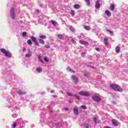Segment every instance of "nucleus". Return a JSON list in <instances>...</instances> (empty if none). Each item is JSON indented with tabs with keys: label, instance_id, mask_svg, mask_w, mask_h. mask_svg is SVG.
I'll list each match as a JSON object with an SVG mask.
<instances>
[{
	"label": "nucleus",
	"instance_id": "nucleus-38",
	"mask_svg": "<svg viewBox=\"0 0 128 128\" xmlns=\"http://www.w3.org/2000/svg\"><path fill=\"white\" fill-rule=\"evenodd\" d=\"M44 60L45 62H48V58H46V56H45V57L44 58Z\"/></svg>",
	"mask_w": 128,
	"mask_h": 128
},
{
	"label": "nucleus",
	"instance_id": "nucleus-44",
	"mask_svg": "<svg viewBox=\"0 0 128 128\" xmlns=\"http://www.w3.org/2000/svg\"><path fill=\"white\" fill-rule=\"evenodd\" d=\"M96 50L97 52H100V50L98 48H96Z\"/></svg>",
	"mask_w": 128,
	"mask_h": 128
},
{
	"label": "nucleus",
	"instance_id": "nucleus-4",
	"mask_svg": "<svg viewBox=\"0 0 128 128\" xmlns=\"http://www.w3.org/2000/svg\"><path fill=\"white\" fill-rule=\"evenodd\" d=\"M71 78L75 84H78V78L76 77V76H74V75H72L71 76Z\"/></svg>",
	"mask_w": 128,
	"mask_h": 128
},
{
	"label": "nucleus",
	"instance_id": "nucleus-34",
	"mask_svg": "<svg viewBox=\"0 0 128 128\" xmlns=\"http://www.w3.org/2000/svg\"><path fill=\"white\" fill-rule=\"evenodd\" d=\"M22 36H26V32H24L22 33Z\"/></svg>",
	"mask_w": 128,
	"mask_h": 128
},
{
	"label": "nucleus",
	"instance_id": "nucleus-39",
	"mask_svg": "<svg viewBox=\"0 0 128 128\" xmlns=\"http://www.w3.org/2000/svg\"><path fill=\"white\" fill-rule=\"evenodd\" d=\"M71 42H72V44H76V42L75 40H74V39H72L71 40Z\"/></svg>",
	"mask_w": 128,
	"mask_h": 128
},
{
	"label": "nucleus",
	"instance_id": "nucleus-16",
	"mask_svg": "<svg viewBox=\"0 0 128 128\" xmlns=\"http://www.w3.org/2000/svg\"><path fill=\"white\" fill-rule=\"evenodd\" d=\"M74 8L75 10H78L80 8V6L78 4H76L74 5Z\"/></svg>",
	"mask_w": 128,
	"mask_h": 128
},
{
	"label": "nucleus",
	"instance_id": "nucleus-24",
	"mask_svg": "<svg viewBox=\"0 0 128 128\" xmlns=\"http://www.w3.org/2000/svg\"><path fill=\"white\" fill-rule=\"evenodd\" d=\"M84 2H86V6H90V0H84Z\"/></svg>",
	"mask_w": 128,
	"mask_h": 128
},
{
	"label": "nucleus",
	"instance_id": "nucleus-49",
	"mask_svg": "<svg viewBox=\"0 0 128 128\" xmlns=\"http://www.w3.org/2000/svg\"><path fill=\"white\" fill-rule=\"evenodd\" d=\"M65 110H68V108H65Z\"/></svg>",
	"mask_w": 128,
	"mask_h": 128
},
{
	"label": "nucleus",
	"instance_id": "nucleus-41",
	"mask_svg": "<svg viewBox=\"0 0 128 128\" xmlns=\"http://www.w3.org/2000/svg\"><path fill=\"white\" fill-rule=\"evenodd\" d=\"M84 128H89L88 124H86L84 125Z\"/></svg>",
	"mask_w": 128,
	"mask_h": 128
},
{
	"label": "nucleus",
	"instance_id": "nucleus-45",
	"mask_svg": "<svg viewBox=\"0 0 128 128\" xmlns=\"http://www.w3.org/2000/svg\"><path fill=\"white\" fill-rule=\"evenodd\" d=\"M52 96V98H58V96L56 95H53Z\"/></svg>",
	"mask_w": 128,
	"mask_h": 128
},
{
	"label": "nucleus",
	"instance_id": "nucleus-35",
	"mask_svg": "<svg viewBox=\"0 0 128 128\" xmlns=\"http://www.w3.org/2000/svg\"><path fill=\"white\" fill-rule=\"evenodd\" d=\"M74 96L76 97V100H80V96H77L76 94H74Z\"/></svg>",
	"mask_w": 128,
	"mask_h": 128
},
{
	"label": "nucleus",
	"instance_id": "nucleus-40",
	"mask_svg": "<svg viewBox=\"0 0 128 128\" xmlns=\"http://www.w3.org/2000/svg\"><path fill=\"white\" fill-rule=\"evenodd\" d=\"M94 122H95V124H96V118L94 117Z\"/></svg>",
	"mask_w": 128,
	"mask_h": 128
},
{
	"label": "nucleus",
	"instance_id": "nucleus-19",
	"mask_svg": "<svg viewBox=\"0 0 128 128\" xmlns=\"http://www.w3.org/2000/svg\"><path fill=\"white\" fill-rule=\"evenodd\" d=\"M84 75L86 78H88L90 76V73L89 72H86L84 74Z\"/></svg>",
	"mask_w": 128,
	"mask_h": 128
},
{
	"label": "nucleus",
	"instance_id": "nucleus-50",
	"mask_svg": "<svg viewBox=\"0 0 128 128\" xmlns=\"http://www.w3.org/2000/svg\"><path fill=\"white\" fill-rule=\"evenodd\" d=\"M91 66H88L87 68H90Z\"/></svg>",
	"mask_w": 128,
	"mask_h": 128
},
{
	"label": "nucleus",
	"instance_id": "nucleus-11",
	"mask_svg": "<svg viewBox=\"0 0 128 128\" xmlns=\"http://www.w3.org/2000/svg\"><path fill=\"white\" fill-rule=\"evenodd\" d=\"M66 70H68V72H72V74H76V71L72 70V68H70V67H68L66 68Z\"/></svg>",
	"mask_w": 128,
	"mask_h": 128
},
{
	"label": "nucleus",
	"instance_id": "nucleus-20",
	"mask_svg": "<svg viewBox=\"0 0 128 128\" xmlns=\"http://www.w3.org/2000/svg\"><path fill=\"white\" fill-rule=\"evenodd\" d=\"M39 38H40V39L41 40H46V36L44 35L40 36Z\"/></svg>",
	"mask_w": 128,
	"mask_h": 128
},
{
	"label": "nucleus",
	"instance_id": "nucleus-6",
	"mask_svg": "<svg viewBox=\"0 0 128 128\" xmlns=\"http://www.w3.org/2000/svg\"><path fill=\"white\" fill-rule=\"evenodd\" d=\"M10 17L12 18V20H14V16H15V15H14V8L13 7H12L10 8Z\"/></svg>",
	"mask_w": 128,
	"mask_h": 128
},
{
	"label": "nucleus",
	"instance_id": "nucleus-51",
	"mask_svg": "<svg viewBox=\"0 0 128 128\" xmlns=\"http://www.w3.org/2000/svg\"><path fill=\"white\" fill-rule=\"evenodd\" d=\"M90 68H94V66H91Z\"/></svg>",
	"mask_w": 128,
	"mask_h": 128
},
{
	"label": "nucleus",
	"instance_id": "nucleus-14",
	"mask_svg": "<svg viewBox=\"0 0 128 128\" xmlns=\"http://www.w3.org/2000/svg\"><path fill=\"white\" fill-rule=\"evenodd\" d=\"M18 94L23 95L26 94V92L20 90L18 92Z\"/></svg>",
	"mask_w": 128,
	"mask_h": 128
},
{
	"label": "nucleus",
	"instance_id": "nucleus-43",
	"mask_svg": "<svg viewBox=\"0 0 128 128\" xmlns=\"http://www.w3.org/2000/svg\"><path fill=\"white\" fill-rule=\"evenodd\" d=\"M45 48H50V46L49 45L45 46Z\"/></svg>",
	"mask_w": 128,
	"mask_h": 128
},
{
	"label": "nucleus",
	"instance_id": "nucleus-23",
	"mask_svg": "<svg viewBox=\"0 0 128 128\" xmlns=\"http://www.w3.org/2000/svg\"><path fill=\"white\" fill-rule=\"evenodd\" d=\"M56 36L58 37V38H59V40H62L64 36H62V34H57Z\"/></svg>",
	"mask_w": 128,
	"mask_h": 128
},
{
	"label": "nucleus",
	"instance_id": "nucleus-47",
	"mask_svg": "<svg viewBox=\"0 0 128 128\" xmlns=\"http://www.w3.org/2000/svg\"><path fill=\"white\" fill-rule=\"evenodd\" d=\"M104 128H111L110 127L108 126H105L104 127Z\"/></svg>",
	"mask_w": 128,
	"mask_h": 128
},
{
	"label": "nucleus",
	"instance_id": "nucleus-5",
	"mask_svg": "<svg viewBox=\"0 0 128 128\" xmlns=\"http://www.w3.org/2000/svg\"><path fill=\"white\" fill-rule=\"evenodd\" d=\"M92 99L94 102H98L101 100L100 98L96 96H92Z\"/></svg>",
	"mask_w": 128,
	"mask_h": 128
},
{
	"label": "nucleus",
	"instance_id": "nucleus-36",
	"mask_svg": "<svg viewBox=\"0 0 128 128\" xmlns=\"http://www.w3.org/2000/svg\"><path fill=\"white\" fill-rule=\"evenodd\" d=\"M81 108L83 110H86L88 108L86 106H82Z\"/></svg>",
	"mask_w": 128,
	"mask_h": 128
},
{
	"label": "nucleus",
	"instance_id": "nucleus-21",
	"mask_svg": "<svg viewBox=\"0 0 128 128\" xmlns=\"http://www.w3.org/2000/svg\"><path fill=\"white\" fill-rule=\"evenodd\" d=\"M38 40L40 44H44V41L42 39L39 38Z\"/></svg>",
	"mask_w": 128,
	"mask_h": 128
},
{
	"label": "nucleus",
	"instance_id": "nucleus-7",
	"mask_svg": "<svg viewBox=\"0 0 128 128\" xmlns=\"http://www.w3.org/2000/svg\"><path fill=\"white\" fill-rule=\"evenodd\" d=\"M31 40L34 44H35L36 46H40V44L38 42V40H36V38H34V36H31Z\"/></svg>",
	"mask_w": 128,
	"mask_h": 128
},
{
	"label": "nucleus",
	"instance_id": "nucleus-32",
	"mask_svg": "<svg viewBox=\"0 0 128 128\" xmlns=\"http://www.w3.org/2000/svg\"><path fill=\"white\" fill-rule=\"evenodd\" d=\"M86 52H82L81 54L82 58H84V56H86Z\"/></svg>",
	"mask_w": 128,
	"mask_h": 128
},
{
	"label": "nucleus",
	"instance_id": "nucleus-52",
	"mask_svg": "<svg viewBox=\"0 0 128 128\" xmlns=\"http://www.w3.org/2000/svg\"><path fill=\"white\" fill-rule=\"evenodd\" d=\"M69 102H70H70H71V101H69Z\"/></svg>",
	"mask_w": 128,
	"mask_h": 128
},
{
	"label": "nucleus",
	"instance_id": "nucleus-26",
	"mask_svg": "<svg viewBox=\"0 0 128 128\" xmlns=\"http://www.w3.org/2000/svg\"><path fill=\"white\" fill-rule=\"evenodd\" d=\"M38 59L41 62L44 63V60H42V56H38Z\"/></svg>",
	"mask_w": 128,
	"mask_h": 128
},
{
	"label": "nucleus",
	"instance_id": "nucleus-12",
	"mask_svg": "<svg viewBox=\"0 0 128 128\" xmlns=\"http://www.w3.org/2000/svg\"><path fill=\"white\" fill-rule=\"evenodd\" d=\"M108 37H106L104 40V42L106 46L108 45Z\"/></svg>",
	"mask_w": 128,
	"mask_h": 128
},
{
	"label": "nucleus",
	"instance_id": "nucleus-10",
	"mask_svg": "<svg viewBox=\"0 0 128 128\" xmlns=\"http://www.w3.org/2000/svg\"><path fill=\"white\" fill-rule=\"evenodd\" d=\"M80 43L81 44H84V45H87L88 46L89 44L88 42L86 41H84L82 40H80Z\"/></svg>",
	"mask_w": 128,
	"mask_h": 128
},
{
	"label": "nucleus",
	"instance_id": "nucleus-2",
	"mask_svg": "<svg viewBox=\"0 0 128 128\" xmlns=\"http://www.w3.org/2000/svg\"><path fill=\"white\" fill-rule=\"evenodd\" d=\"M0 50L2 54H4V56H7V58H12V53H10V52L7 51L4 48H1Z\"/></svg>",
	"mask_w": 128,
	"mask_h": 128
},
{
	"label": "nucleus",
	"instance_id": "nucleus-37",
	"mask_svg": "<svg viewBox=\"0 0 128 128\" xmlns=\"http://www.w3.org/2000/svg\"><path fill=\"white\" fill-rule=\"evenodd\" d=\"M70 13H71L72 16H74V10H71Z\"/></svg>",
	"mask_w": 128,
	"mask_h": 128
},
{
	"label": "nucleus",
	"instance_id": "nucleus-48",
	"mask_svg": "<svg viewBox=\"0 0 128 128\" xmlns=\"http://www.w3.org/2000/svg\"><path fill=\"white\" fill-rule=\"evenodd\" d=\"M50 92H51L52 94H53L54 92V90H51V91H50Z\"/></svg>",
	"mask_w": 128,
	"mask_h": 128
},
{
	"label": "nucleus",
	"instance_id": "nucleus-8",
	"mask_svg": "<svg viewBox=\"0 0 128 128\" xmlns=\"http://www.w3.org/2000/svg\"><path fill=\"white\" fill-rule=\"evenodd\" d=\"M112 124L114 126H118V122L116 119H112Z\"/></svg>",
	"mask_w": 128,
	"mask_h": 128
},
{
	"label": "nucleus",
	"instance_id": "nucleus-29",
	"mask_svg": "<svg viewBox=\"0 0 128 128\" xmlns=\"http://www.w3.org/2000/svg\"><path fill=\"white\" fill-rule=\"evenodd\" d=\"M27 42L28 44H29L30 46H32V40L30 39L27 40Z\"/></svg>",
	"mask_w": 128,
	"mask_h": 128
},
{
	"label": "nucleus",
	"instance_id": "nucleus-18",
	"mask_svg": "<svg viewBox=\"0 0 128 128\" xmlns=\"http://www.w3.org/2000/svg\"><path fill=\"white\" fill-rule=\"evenodd\" d=\"M116 52L117 54H120V46H116Z\"/></svg>",
	"mask_w": 128,
	"mask_h": 128
},
{
	"label": "nucleus",
	"instance_id": "nucleus-17",
	"mask_svg": "<svg viewBox=\"0 0 128 128\" xmlns=\"http://www.w3.org/2000/svg\"><path fill=\"white\" fill-rule=\"evenodd\" d=\"M105 14L106 16H110L112 15V12H110L108 11V10H106Z\"/></svg>",
	"mask_w": 128,
	"mask_h": 128
},
{
	"label": "nucleus",
	"instance_id": "nucleus-9",
	"mask_svg": "<svg viewBox=\"0 0 128 128\" xmlns=\"http://www.w3.org/2000/svg\"><path fill=\"white\" fill-rule=\"evenodd\" d=\"M95 8H100V2H98V0H97L96 2Z\"/></svg>",
	"mask_w": 128,
	"mask_h": 128
},
{
	"label": "nucleus",
	"instance_id": "nucleus-13",
	"mask_svg": "<svg viewBox=\"0 0 128 128\" xmlns=\"http://www.w3.org/2000/svg\"><path fill=\"white\" fill-rule=\"evenodd\" d=\"M73 112L76 116H78V108H74Z\"/></svg>",
	"mask_w": 128,
	"mask_h": 128
},
{
	"label": "nucleus",
	"instance_id": "nucleus-1",
	"mask_svg": "<svg viewBox=\"0 0 128 128\" xmlns=\"http://www.w3.org/2000/svg\"><path fill=\"white\" fill-rule=\"evenodd\" d=\"M110 88L115 90L116 92H122V88L120 86L116 84H112L110 85Z\"/></svg>",
	"mask_w": 128,
	"mask_h": 128
},
{
	"label": "nucleus",
	"instance_id": "nucleus-25",
	"mask_svg": "<svg viewBox=\"0 0 128 128\" xmlns=\"http://www.w3.org/2000/svg\"><path fill=\"white\" fill-rule=\"evenodd\" d=\"M110 10L114 11V4H112L110 7Z\"/></svg>",
	"mask_w": 128,
	"mask_h": 128
},
{
	"label": "nucleus",
	"instance_id": "nucleus-3",
	"mask_svg": "<svg viewBox=\"0 0 128 128\" xmlns=\"http://www.w3.org/2000/svg\"><path fill=\"white\" fill-rule=\"evenodd\" d=\"M79 94L80 96L86 97H88L90 96V92L86 91H80L79 92Z\"/></svg>",
	"mask_w": 128,
	"mask_h": 128
},
{
	"label": "nucleus",
	"instance_id": "nucleus-27",
	"mask_svg": "<svg viewBox=\"0 0 128 128\" xmlns=\"http://www.w3.org/2000/svg\"><path fill=\"white\" fill-rule=\"evenodd\" d=\"M36 71L38 72H42V68H36Z\"/></svg>",
	"mask_w": 128,
	"mask_h": 128
},
{
	"label": "nucleus",
	"instance_id": "nucleus-31",
	"mask_svg": "<svg viewBox=\"0 0 128 128\" xmlns=\"http://www.w3.org/2000/svg\"><path fill=\"white\" fill-rule=\"evenodd\" d=\"M51 22L54 26H56V22H54V20H52Z\"/></svg>",
	"mask_w": 128,
	"mask_h": 128
},
{
	"label": "nucleus",
	"instance_id": "nucleus-33",
	"mask_svg": "<svg viewBox=\"0 0 128 128\" xmlns=\"http://www.w3.org/2000/svg\"><path fill=\"white\" fill-rule=\"evenodd\" d=\"M106 32H109V34H112V31L108 29L106 30Z\"/></svg>",
	"mask_w": 128,
	"mask_h": 128
},
{
	"label": "nucleus",
	"instance_id": "nucleus-42",
	"mask_svg": "<svg viewBox=\"0 0 128 128\" xmlns=\"http://www.w3.org/2000/svg\"><path fill=\"white\" fill-rule=\"evenodd\" d=\"M13 128H16V123H14L13 124Z\"/></svg>",
	"mask_w": 128,
	"mask_h": 128
},
{
	"label": "nucleus",
	"instance_id": "nucleus-28",
	"mask_svg": "<svg viewBox=\"0 0 128 128\" xmlns=\"http://www.w3.org/2000/svg\"><path fill=\"white\" fill-rule=\"evenodd\" d=\"M70 30H71V32H75V30L74 28V27H72V26H70Z\"/></svg>",
	"mask_w": 128,
	"mask_h": 128
},
{
	"label": "nucleus",
	"instance_id": "nucleus-22",
	"mask_svg": "<svg viewBox=\"0 0 128 128\" xmlns=\"http://www.w3.org/2000/svg\"><path fill=\"white\" fill-rule=\"evenodd\" d=\"M84 28L86 30H90V28L88 26H84Z\"/></svg>",
	"mask_w": 128,
	"mask_h": 128
},
{
	"label": "nucleus",
	"instance_id": "nucleus-15",
	"mask_svg": "<svg viewBox=\"0 0 128 128\" xmlns=\"http://www.w3.org/2000/svg\"><path fill=\"white\" fill-rule=\"evenodd\" d=\"M28 52H29L28 53L26 54L25 56L26 58H30V56H32V52L30 51V50H28Z\"/></svg>",
	"mask_w": 128,
	"mask_h": 128
},
{
	"label": "nucleus",
	"instance_id": "nucleus-30",
	"mask_svg": "<svg viewBox=\"0 0 128 128\" xmlns=\"http://www.w3.org/2000/svg\"><path fill=\"white\" fill-rule=\"evenodd\" d=\"M67 96H74V94L70 92H68L67 93Z\"/></svg>",
	"mask_w": 128,
	"mask_h": 128
},
{
	"label": "nucleus",
	"instance_id": "nucleus-46",
	"mask_svg": "<svg viewBox=\"0 0 128 128\" xmlns=\"http://www.w3.org/2000/svg\"><path fill=\"white\" fill-rule=\"evenodd\" d=\"M26 50V49L25 48H23L22 50H23L24 52H25Z\"/></svg>",
	"mask_w": 128,
	"mask_h": 128
}]
</instances>
